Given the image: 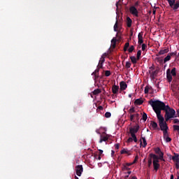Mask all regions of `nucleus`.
Here are the masks:
<instances>
[{
    "label": "nucleus",
    "mask_w": 179,
    "mask_h": 179,
    "mask_svg": "<svg viewBox=\"0 0 179 179\" xmlns=\"http://www.w3.org/2000/svg\"><path fill=\"white\" fill-rule=\"evenodd\" d=\"M148 103L152 107L153 110L157 114V117H162V110L164 111L166 107H167L164 102L159 100L153 101L150 99Z\"/></svg>",
    "instance_id": "1"
},
{
    "label": "nucleus",
    "mask_w": 179,
    "mask_h": 179,
    "mask_svg": "<svg viewBox=\"0 0 179 179\" xmlns=\"http://www.w3.org/2000/svg\"><path fill=\"white\" fill-rule=\"evenodd\" d=\"M165 120L169 121L171 118H175L176 117V110L170 108L168 105L165 108Z\"/></svg>",
    "instance_id": "2"
},
{
    "label": "nucleus",
    "mask_w": 179,
    "mask_h": 179,
    "mask_svg": "<svg viewBox=\"0 0 179 179\" xmlns=\"http://www.w3.org/2000/svg\"><path fill=\"white\" fill-rule=\"evenodd\" d=\"M159 125L161 131H167L169 129V126H167V122L164 121V117L162 116H158Z\"/></svg>",
    "instance_id": "3"
},
{
    "label": "nucleus",
    "mask_w": 179,
    "mask_h": 179,
    "mask_svg": "<svg viewBox=\"0 0 179 179\" xmlns=\"http://www.w3.org/2000/svg\"><path fill=\"white\" fill-rule=\"evenodd\" d=\"M169 4V6L173 9V10H177L179 8V1L176 2V0H166Z\"/></svg>",
    "instance_id": "4"
},
{
    "label": "nucleus",
    "mask_w": 179,
    "mask_h": 179,
    "mask_svg": "<svg viewBox=\"0 0 179 179\" xmlns=\"http://www.w3.org/2000/svg\"><path fill=\"white\" fill-rule=\"evenodd\" d=\"M108 138H110V135L106 134V132H103L100 136L99 143H103V142H107V141H108Z\"/></svg>",
    "instance_id": "5"
},
{
    "label": "nucleus",
    "mask_w": 179,
    "mask_h": 179,
    "mask_svg": "<svg viewBox=\"0 0 179 179\" xmlns=\"http://www.w3.org/2000/svg\"><path fill=\"white\" fill-rule=\"evenodd\" d=\"M76 173L78 177L82 176V173H83V166L82 165H78L76 166Z\"/></svg>",
    "instance_id": "6"
},
{
    "label": "nucleus",
    "mask_w": 179,
    "mask_h": 179,
    "mask_svg": "<svg viewBox=\"0 0 179 179\" xmlns=\"http://www.w3.org/2000/svg\"><path fill=\"white\" fill-rule=\"evenodd\" d=\"M138 131H139V126H134V127L129 128V134L131 136L136 135L135 134H138Z\"/></svg>",
    "instance_id": "7"
},
{
    "label": "nucleus",
    "mask_w": 179,
    "mask_h": 179,
    "mask_svg": "<svg viewBox=\"0 0 179 179\" xmlns=\"http://www.w3.org/2000/svg\"><path fill=\"white\" fill-rule=\"evenodd\" d=\"M155 153H157V155H159V160H162L163 162H164V159L163 158V156H164V153L162 152V150H160V148H155Z\"/></svg>",
    "instance_id": "8"
},
{
    "label": "nucleus",
    "mask_w": 179,
    "mask_h": 179,
    "mask_svg": "<svg viewBox=\"0 0 179 179\" xmlns=\"http://www.w3.org/2000/svg\"><path fill=\"white\" fill-rule=\"evenodd\" d=\"M129 10H130V13H131V15H134L136 17H138L139 16V15L138 14V9H136V7L131 6V7H130Z\"/></svg>",
    "instance_id": "9"
},
{
    "label": "nucleus",
    "mask_w": 179,
    "mask_h": 179,
    "mask_svg": "<svg viewBox=\"0 0 179 179\" xmlns=\"http://www.w3.org/2000/svg\"><path fill=\"white\" fill-rule=\"evenodd\" d=\"M150 157L153 159L152 164L159 163V160H160V157H159L155 154H150Z\"/></svg>",
    "instance_id": "10"
},
{
    "label": "nucleus",
    "mask_w": 179,
    "mask_h": 179,
    "mask_svg": "<svg viewBox=\"0 0 179 179\" xmlns=\"http://www.w3.org/2000/svg\"><path fill=\"white\" fill-rule=\"evenodd\" d=\"M120 92H122L123 90H126L127 87H128V85H127V83L124 81H121L120 83Z\"/></svg>",
    "instance_id": "11"
},
{
    "label": "nucleus",
    "mask_w": 179,
    "mask_h": 179,
    "mask_svg": "<svg viewBox=\"0 0 179 179\" xmlns=\"http://www.w3.org/2000/svg\"><path fill=\"white\" fill-rule=\"evenodd\" d=\"M138 44H143V32H140L138 35Z\"/></svg>",
    "instance_id": "12"
},
{
    "label": "nucleus",
    "mask_w": 179,
    "mask_h": 179,
    "mask_svg": "<svg viewBox=\"0 0 179 179\" xmlns=\"http://www.w3.org/2000/svg\"><path fill=\"white\" fill-rule=\"evenodd\" d=\"M118 90H120V87L118 85H113L112 93H113V94H118Z\"/></svg>",
    "instance_id": "13"
},
{
    "label": "nucleus",
    "mask_w": 179,
    "mask_h": 179,
    "mask_svg": "<svg viewBox=\"0 0 179 179\" xmlns=\"http://www.w3.org/2000/svg\"><path fill=\"white\" fill-rule=\"evenodd\" d=\"M149 72L151 79H155V78L157 76V73H159V70H155L154 71H149Z\"/></svg>",
    "instance_id": "14"
},
{
    "label": "nucleus",
    "mask_w": 179,
    "mask_h": 179,
    "mask_svg": "<svg viewBox=\"0 0 179 179\" xmlns=\"http://www.w3.org/2000/svg\"><path fill=\"white\" fill-rule=\"evenodd\" d=\"M166 78L168 80V82H171V80H173V76H171V73H170V69H168L166 70Z\"/></svg>",
    "instance_id": "15"
},
{
    "label": "nucleus",
    "mask_w": 179,
    "mask_h": 179,
    "mask_svg": "<svg viewBox=\"0 0 179 179\" xmlns=\"http://www.w3.org/2000/svg\"><path fill=\"white\" fill-rule=\"evenodd\" d=\"M169 51H170V50H169V48L161 50L158 52V54H157V57H159V55H164V54H167V52H169Z\"/></svg>",
    "instance_id": "16"
},
{
    "label": "nucleus",
    "mask_w": 179,
    "mask_h": 179,
    "mask_svg": "<svg viewBox=\"0 0 179 179\" xmlns=\"http://www.w3.org/2000/svg\"><path fill=\"white\" fill-rule=\"evenodd\" d=\"M134 118H136L137 121L139 120V113L130 115V121H134Z\"/></svg>",
    "instance_id": "17"
},
{
    "label": "nucleus",
    "mask_w": 179,
    "mask_h": 179,
    "mask_svg": "<svg viewBox=\"0 0 179 179\" xmlns=\"http://www.w3.org/2000/svg\"><path fill=\"white\" fill-rule=\"evenodd\" d=\"M127 27H131L132 26V20L131 17H127L126 20Z\"/></svg>",
    "instance_id": "18"
},
{
    "label": "nucleus",
    "mask_w": 179,
    "mask_h": 179,
    "mask_svg": "<svg viewBox=\"0 0 179 179\" xmlns=\"http://www.w3.org/2000/svg\"><path fill=\"white\" fill-rule=\"evenodd\" d=\"M172 160L177 163L179 162V155L177 153H174V156L172 157Z\"/></svg>",
    "instance_id": "19"
},
{
    "label": "nucleus",
    "mask_w": 179,
    "mask_h": 179,
    "mask_svg": "<svg viewBox=\"0 0 179 179\" xmlns=\"http://www.w3.org/2000/svg\"><path fill=\"white\" fill-rule=\"evenodd\" d=\"M105 61H106V59L104 57H101L99 63L98 64L99 68H103V64H104Z\"/></svg>",
    "instance_id": "20"
},
{
    "label": "nucleus",
    "mask_w": 179,
    "mask_h": 179,
    "mask_svg": "<svg viewBox=\"0 0 179 179\" xmlns=\"http://www.w3.org/2000/svg\"><path fill=\"white\" fill-rule=\"evenodd\" d=\"M150 127H152L153 129H157V128H159V127L157 126V123L155 121L150 122Z\"/></svg>",
    "instance_id": "21"
},
{
    "label": "nucleus",
    "mask_w": 179,
    "mask_h": 179,
    "mask_svg": "<svg viewBox=\"0 0 179 179\" xmlns=\"http://www.w3.org/2000/svg\"><path fill=\"white\" fill-rule=\"evenodd\" d=\"M134 104H136L137 106H141L143 104V100H142V99H137L135 100Z\"/></svg>",
    "instance_id": "22"
},
{
    "label": "nucleus",
    "mask_w": 179,
    "mask_h": 179,
    "mask_svg": "<svg viewBox=\"0 0 179 179\" xmlns=\"http://www.w3.org/2000/svg\"><path fill=\"white\" fill-rule=\"evenodd\" d=\"M153 164L154 170H155V171H157L159 169H160V164L156 163L154 162V164Z\"/></svg>",
    "instance_id": "23"
},
{
    "label": "nucleus",
    "mask_w": 179,
    "mask_h": 179,
    "mask_svg": "<svg viewBox=\"0 0 179 179\" xmlns=\"http://www.w3.org/2000/svg\"><path fill=\"white\" fill-rule=\"evenodd\" d=\"M130 59L132 62V64H134L135 65V64H136V62H138V58L136 57L135 56H131L130 57Z\"/></svg>",
    "instance_id": "24"
},
{
    "label": "nucleus",
    "mask_w": 179,
    "mask_h": 179,
    "mask_svg": "<svg viewBox=\"0 0 179 179\" xmlns=\"http://www.w3.org/2000/svg\"><path fill=\"white\" fill-rule=\"evenodd\" d=\"M156 62H158V64H160V65H163L164 60L160 57H157L155 58Z\"/></svg>",
    "instance_id": "25"
},
{
    "label": "nucleus",
    "mask_w": 179,
    "mask_h": 179,
    "mask_svg": "<svg viewBox=\"0 0 179 179\" xmlns=\"http://www.w3.org/2000/svg\"><path fill=\"white\" fill-rule=\"evenodd\" d=\"M170 73H171V75H172V76H177L176 67L173 68L172 70H170Z\"/></svg>",
    "instance_id": "26"
},
{
    "label": "nucleus",
    "mask_w": 179,
    "mask_h": 179,
    "mask_svg": "<svg viewBox=\"0 0 179 179\" xmlns=\"http://www.w3.org/2000/svg\"><path fill=\"white\" fill-rule=\"evenodd\" d=\"M171 59V57L170 56V54H168V55L164 59V64H166V62L170 61Z\"/></svg>",
    "instance_id": "27"
},
{
    "label": "nucleus",
    "mask_w": 179,
    "mask_h": 179,
    "mask_svg": "<svg viewBox=\"0 0 179 179\" xmlns=\"http://www.w3.org/2000/svg\"><path fill=\"white\" fill-rule=\"evenodd\" d=\"M100 69L101 68L98 65L97 69L92 73V76H93V75H99V72H100Z\"/></svg>",
    "instance_id": "28"
},
{
    "label": "nucleus",
    "mask_w": 179,
    "mask_h": 179,
    "mask_svg": "<svg viewBox=\"0 0 179 179\" xmlns=\"http://www.w3.org/2000/svg\"><path fill=\"white\" fill-rule=\"evenodd\" d=\"M92 93L94 96H97V94H100V93H101V90L96 89Z\"/></svg>",
    "instance_id": "29"
},
{
    "label": "nucleus",
    "mask_w": 179,
    "mask_h": 179,
    "mask_svg": "<svg viewBox=\"0 0 179 179\" xmlns=\"http://www.w3.org/2000/svg\"><path fill=\"white\" fill-rule=\"evenodd\" d=\"M114 31H118V20H116V22L113 27Z\"/></svg>",
    "instance_id": "30"
},
{
    "label": "nucleus",
    "mask_w": 179,
    "mask_h": 179,
    "mask_svg": "<svg viewBox=\"0 0 179 179\" xmlns=\"http://www.w3.org/2000/svg\"><path fill=\"white\" fill-rule=\"evenodd\" d=\"M141 139H142L143 143V148H146V146L148 145V143L146 142V138L145 137H141Z\"/></svg>",
    "instance_id": "31"
},
{
    "label": "nucleus",
    "mask_w": 179,
    "mask_h": 179,
    "mask_svg": "<svg viewBox=\"0 0 179 179\" xmlns=\"http://www.w3.org/2000/svg\"><path fill=\"white\" fill-rule=\"evenodd\" d=\"M134 113H136L135 110V107L132 106L129 110V113L131 115H133Z\"/></svg>",
    "instance_id": "32"
},
{
    "label": "nucleus",
    "mask_w": 179,
    "mask_h": 179,
    "mask_svg": "<svg viewBox=\"0 0 179 179\" xmlns=\"http://www.w3.org/2000/svg\"><path fill=\"white\" fill-rule=\"evenodd\" d=\"M141 55H142V51L141 50H138L137 52V56H136V58H137L138 61H139V59H141Z\"/></svg>",
    "instance_id": "33"
},
{
    "label": "nucleus",
    "mask_w": 179,
    "mask_h": 179,
    "mask_svg": "<svg viewBox=\"0 0 179 179\" xmlns=\"http://www.w3.org/2000/svg\"><path fill=\"white\" fill-rule=\"evenodd\" d=\"M121 155L127 154V155H131L129 154V151L128 150L123 149L120 152Z\"/></svg>",
    "instance_id": "34"
},
{
    "label": "nucleus",
    "mask_w": 179,
    "mask_h": 179,
    "mask_svg": "<svg viewBox=\"0 0 179 179\" xmlns=\"http://www.w3.org/2000/svg\"><path fill=\"white\" fill-rule=\"evenodd\" d=\"M164 134V139H165L166 138H169V132L166 131H163Z\"/></svg>",
    "instance_id": "35"
},
{
    "label": "nucleus",
    "mask_w": 179,
    "mask_h": 179,
    "mask_svg": "<svg viewBox=\"0 0 179 179\" xmlns=\"http://www.w3.org/2000/svg\"><path fill=\"white\" fill-rule=\"evenodd\" d=\"M142 120H143V121H146V120H148V115L146 114V113H143Z\"/></svg>",
    "instance_id": "36"
},
{
    "label": "nucleus",
    "mask_w": 179,
    "mask_h": 179,
    "mask_svg": "<svg viewBox=\"0 0 179 179\" xmlns=\"http://www.w3.org/2000/svg\"><path fill=\"white\" fill-rule=\"evenodd\" d=\"M131 136L134 142H135L136 143V142H138V138H136V134L135 135L133 134V136Z\"/></svg>",
    "instance_id": "37"
},
{
    "label": "nucleus",
    "mask_w": 179,
    "mask_h": 179,
    "mask_svg": "<svg viewBox=\"0 0 179 179\" xmlns=\"http://www.w3.org/2000/svg\"><path fill=\"white\" fill-rule=\"evenodd\" d=\"M145 94H148L149 93V86H146L144 90Z\"/></svg>",
    "instance_id": "38"
},
{
    "label": "nucleus",
    "mask_w": 179,
    "mask_h": 179,
    "mask_svg": "<svg viewBox=\"0 0 179 179\" xmlns=\"http://www.w3.org/2000/svg\"><path fill=\"white\" fill-rule=\"evenodd\" d=\"M105 117H106V118H110V117H111V113H110V112H106V113H105Z\"/></svg>",
    "instance_id": "39"
},
{
    "label": "nucleus",
    "mask_w": 179,
    "mask_h": 179,
    "mask_svg": "<svg viewBox=\"0 0 179 179\" xmlns=\"http://www.w3.org/2000/svg\"><path fill=\"white\" fill-rule=\"evenodd\" d=\"M110 75H111V71H110L108 70L105 71V76L108 77V76H110Z\"/></svg>",
    "instance_id": "40"
},
{
    "label": "nucleus",
    "mask_w": 179,
    "mask_h": 179,
    "mask_svg": "<svg viewBox=\"0 0 179 179\" xmlns=\"http://www.w3.org/2000/svg\"><path fill=\"white\" fill-rule=\"evenodd\" d=\"M169 56H171V57H178V56H177V51L170 53Z\"/></svg>",
    "instance_id": "41"
},
{
    "label": "nucleus",
    "mask_w": 179,
    "mask_h": 179,
    "mask_svg": "<svg viewBox=\"0 0 179 179\" xmlns=\"http://www.w3.org/2000/svg\"><path fill=\"white\" fill-rule=\"evenodd\" d=\"M146 47H148V45L145 43H143L141 46L142 51H145V50H146Z\"/></svg>",
    "instance_id": "42"
},
{
    "label": "nucleus",
    "mask_w": 179,
    "mask_h": 179,
    "mask_svg": "<svg viewBox=\"0 0 179 179\" xmlns=\"http://www.w3.org/2000/svg\"><path fill=\"white\" fill-rule=\"evenodd\" d=\"M134 50H135V47H134V45H131V46L129 48L128 51H129V52H132L134 51Z\"/></svg>",
    "instance_id": "43"
},
{
    "label": "nucleus",
    "mask_w": 179,
    "mask_h": 179,
    "mask_svg": "<svg viewBox=\"0 0 179 179\" xmlns=\"http://www.w3.org/2000/svg\"><path fill=\"white\" fill-rule=\"evenodd\" d=\"M111 43H112V44H114V45H115V44H117V38H113L111 40Z\"/></svg>",
    "instance_id": "44"
},
{
    "label": "nucleus",
    "mask_w": 179,
    "mask_h": 179,
    "mask_svg": "<svg viewBox=\"0 0 179 179\" xmlns=\"http://www.w3.org/2000/svg\"><path fill=\"white\" fill-rule=\"evenodd\" d=\"M126 68H127V69L131 68V62H126Z\"/></svg>",
    "instance_id": "45"
},
{
    "label": "nucleus",
    "mask_w": 179,
    "mask_h": 179,
    "mask_svg": "<svg viewBox=\"0 0 179 179\" xmlns=\"http://www.w3.org/2000/svg\"><path fill=\"white\" fill-rule=\"evenodd\" d=\"M131 142H134V139L132 138V137H129L127 139V143H131Z\"/></svg>",
    "instance_id": "46"
},
{
    "label": "nucleus",
    "mask_w": 179,
    "mask_h": 179,
    "mask_svg": "<svg viewBox=\"0 0 179 179\" xmlns=\"http://www.w3.org/2000/svg\"><path fill=\"white\" fill-rule=\"evenodd\" d=\"M164 140H165L166 142H167V143L171 142V138H170V137H166V138H164Z\"/></svg>",
    "instance_id": "47"
},
{
    "label": "nucleus",
    "mask_w": 179,
    "mask_h": 179,
    "mask_svg": "<svg viewBox=\"0 0 179 179\" xmlns=\"http://www.w3.org/2000/svg\"><path fill=\"white\" fill-rule=\"evenodd\" d=\"M122 170H123V171L129 170V168L128 166H127V165H124V166H123V168H122Z\"/></svg>",
    "instance_id": "48"
},
{
    "label": "nucleus",
    "mask_w": 179,
    "mask_h": 179,
    "mask_svg": "<svg viewBox=\"0 0 179 179\" xmlns=\"http://www.w3.org/2000/svg\"><path fill=\"white\" fill-rule=\"evenodd\" d=\"M175 166H176V169L177 170H178V169H179V161L178 162H176Z\"/></svg>",
    "instance_id": "49"
},
{
    "label": "nucleus",
    "mask_w": 179,
    "mask_h": 179,
    "mask_svg": "<svg viewBox=\"0 0 179 179\" xmlns=\"http://www.w3.org/2000/svg\"><path fill=\"white\" fill-rule=\"evenodd\" d=\"M94 77V80H96V79H99V74H94L93 75Z\"/></svg>",
    "instance_id": "50"
},
{
    "label": "nucleus",
    "mask_w": 179,
    "mask_h": 179,
    "mask_svg": "<svg viewBox=\"0 0 179 179\" xmlns=\"http://www.w3.org/2000/svg\"><path fill=\"white\" fill-rule=\"evenodd\" d=\"M152 166V159H148V167Z\"/></svg>",
    "instance_id": "51"
},
{
    "label": "nucleus",
    "mask_w": 179,
    "mask_h": 179,
    "mask_svg": "<svg viewBox=\"0 0 179 179\" xmlns=\"http://www.w3.org/2000/svg\"><path fill=\"white\" fill-rule=\"evenodd\" d=\"M173 124H179V120L178 119H174L173 120Z\"/></svg>",
    "instance_id": "52"
},
{
    "label": "nucleus",
    "mask_w": 179,
    "mask_h": 179,
    "mask_svg": "<svg viewBox=\"0 0 179 179\" xmlns=\"http://www.w3.org/2000/svg\"><path fill=\"white\" fill-rule=\"evenodd\" d=\"M115 148L118 150L120 149V144H115Z\"/></svg>",
    "instance_id": "53"
},
{
    "label": "nucleus",
    "mask_w": 179,
    "mask_h": 179,
    "mask_svg": "<svg viewBox=\"0 0 179 179\" xmlns=\"http://www.w3.org/2000/svg\"><path fill=\"white\" fill-rule=\"evenodd\" d=\"M108 55V53H106V52H105V53H103V55H102V58H105L106 59V57H107Z\"/></svg>",
    "instance_id": "54"
},
{
    "label": "nucleus",
    "mask_w": 179,
    "mask_h": 179,
    "mask_svg": "<svg viewBox=\"0 0 179 179\" xmlns=\"http://www.w3.org/2000/svg\"><path fill=\"white\" fill-rule=\"evenodd\" d=\"M129 47V42H127L124 45V48H128Z\"/></svg>",
    "instance_id": "55"
},
{
    "label": "nucleus",
    "mask_w": 179,
    "mask_h": 179,
    "mask_svg": "<svg viewBox=\"0 0 179 179\" xmlns=\"http://www.w3.org/2000/svg\"><path fill=\"white\" fill-rule=\"evenodd\" d=\"M139 6V1H136L135 3H134V6H136V8H137V6Z\"/></svg>",
    "instance_id": "56"
},
{
    "label": "nucleus",
    "mask_w": 179,
    "mask_h": 179,
    "mask_svg": "<svg viewBox=\"0 0 179 179\" xmlns=\"http://www.w3.org/2000/svg\"><path fill=\"white\" fill-rule=\"evenodd\" d=\"M132 163H127L126 164H124L125 166H127V167H129V166H132Z\"/></svg>",
    "instance_id": "57"
},
{
    "label": "nucleus",
    "mask_w": 179,
    "mask_h": 179,
    "mask_svg": "<svg viewBox=\"0 0 179 179\" xmlns=\"http://www.w3.org/2000/svg\"><path fill=\"white\" fill-rule=\"evenodd\" d=\"M99 156H101L103 155V150H99Z\"/></svg>",
    "instance_id": "58"
},
{
    "label": "nucleus",
    "mask_w": 179,
    "mask_h": 179,
    "mask_svg": "<svg viewBox=\"0 0 179 179\" xmlns=\"http://www.w3.org/2000/svg\"><path fill=\"white\" fill-rule=\"evenodd\" d=\"M150 69L151 71H155V66L152 65V67H150Z\"/></svg>",
    "instance_id": "59"
},
{
    "label": "nucleus",
    "mask_w": 179,
    "mask_h": 179,
    "mask_svg": "<svg viewBox=\"0 0 179 179\" xmlns=\"http://www.w3.org/2000/svg\"><path fill=\"white\" fill-rule=\"evenodd\" d=\"M114 155H115V151L112 150L111 151V156H114Z\"/></svg>",
    "instance_id": "60"
},
{
    "label": "nucleus",
    "mask_w": 179,
    "mask_h": 179,
    "mask_svg": "<svg viewBox=\"0 0 179 179\" xmlns=\"http://www.w3.org/2000/svg\"><path fill=\"white\" fill-rule=\"evenodd\" d=\"M98 109L101 110H103V106H99L98 107Z\"/></svg>",
    "instance_id": "61"
},
{
    "label": "nucleus",
    "mask_w": 179,
    "mask_h": 179,
    "mask_svg": "<svg viewBox=\"0 0 179 179\" xmlns=\"http://www.w3.org/2000/svg\"><path fill=\"white\" fill-rule=\"evenodd\" d=\"M134 159L138 161V159H139V156L136 155Z\"/></svg>",
    "instance_id": "62"
},
{
    "label": "nucleus",
    "mask_w": 179,
    "mask_h": 179,
    "mask_svg": "<svg viewBox=\"0 0 179 179\" xmlns=\"http://www.w3.org/2000/svg\"><path fill=\"white\" fill-rule=\"evenodd\" d=\"M170 179H174V175L171 174V178Z\"/></svg>",
    "instance_id": "63"
},
{
    "label": "nucleus",
    "mask_w": 179,
    "mask_h": 179,
    "mask_svg": "<svg viewBox=\"0 0 179 179\" xmlns=\"http://www.w3.org/2000/svg\"><path fill=\"white\" fill-rule=\"evenodd\" d=\"M131 179H138V178H136V176H133Z\"/></svg>",
    "instance_id": "64"
}]
</instances>
